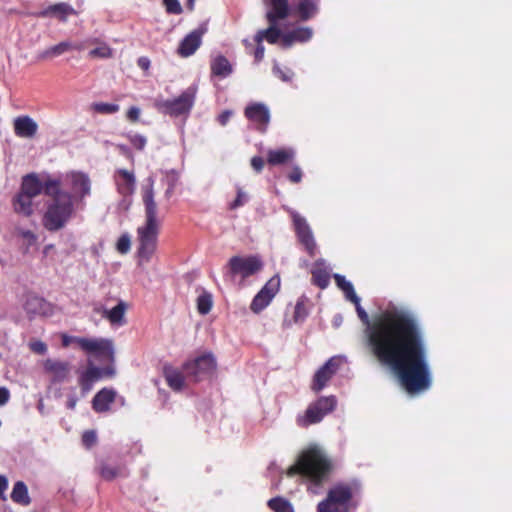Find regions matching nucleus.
<instances>
[{
	"label": "nucleus",
	"mask_w": 512,
	"mask_h": 512,
	"mask_svg": "<svg viewBox=\"0 0 512 512\" xmlns=\"http://www.w3.org/2000/svg\"><path fill=\"white\" fill-rule=\"evenodd\" d=\"M334 279L366 325L367 345L378 361L395 372L408 393L428 390L432 380L427 349L413 314L403 307L389 305L370 322L352 283L340 274H334Z\"/></svg>",
	"instance_id": "obj_1"
},
{
	"label": "nucleus",
	"mask_w": 512,
	"mask_h": 512,
	"mask_svg": "<svg viewBox=\"0 0 512 512\" xmlns=\"http://www.w3.org/2000/svg\"><path fill=\"white\" fill-rule=\"evenodd\" d=\"M142 199L145 206V222L137 229V255L140 265L148 263L155 253L161 225L152 182L144 188Z\"/></svg>",
	"instance_id": "obj_2"
},
{
	"label": "nucleus",
	"mask_w": 512,
	"mask_h": 512,
	"mask_svg": "<svg viewBox=\"0 0 512 512\" xmlns=\"http://www.w3.org/2000/svg\"><path fill=\"white\" fill-rule=\"evenodd\" d=\"M331 470L332 463L325 451L313 445L302 451L297 462L288 469L287 475L300 474L306 477L311 482L309 490L317 494L321 483L328 479Z\"/></svg>",
	"instance_id": "obj_3"
},
{
	"label": "nucleus",
	"mask_w": 512,
	"mask_h": 512,
	"mask_svg": "<svg viewBox=\"0 0 512 512\" xmlns=\"http://www.w3.org/2000/svg\"><path fill=\"white\" fill-rule=\"evenodd\" d=\"M45 194L52 197L43 216V225L49 231H57L65 226L73 214L72 196L61 190V182L57 179L45 181Z\"/></svg>",
	"instance_id": "obj_4"
},
{
	"label": "nucleus",
	"mask_w": 512,
	"mask_h": 512,
	"mask_svg": "<svg viewBox=\"0 0 512 512\" xmlns=\"http://www.w3.org/2000/svg\"><path fill=\"white\" fill-rule=\"evenodd\" d=\"M265 7V18L269 27L259 30L255 35V42H262L264 39L270 44H276L280 41L282 45L283 32L278 24L290 15V5L288 0H263Z\"/></svg>",
	"instance_id": "obj_5"
},
{
	"label": "nucleus",
	"mask_w": 512,
	"mask_h": 512,
	"mask_svg": "<svg viewBox=\"0 0 512 512\" xmlns=\"http://www.w3.org/2000/svg\"><path fill=\"white\" fill-rule=\"evenodd\" d=\"M357 488L349 484H337L332 487L325 500L317 506V512H332V510L348 509L356 494Z\"/></svg>",
	"instance_id": "obj_6"
},
{
	"label": "nucleus",
	"mask_w": 512,
	"mask_h": 512,
	"mask_svg": "<svg viewBox=\"0 0 512 512\" xmlns=\"http://www.w3.org/2000/svg\"><path fill=\"white\" fill-rule=\"evenodd\" d=\"M79 348L100 361H114V344L110 339L85 337L79 341Z\"/></svg>",
	"instance_id": "obj_7"
},
{
	"label": "nucleus",
	"mask_w": 512,
	"mask_h": 512,
	"mask_svg": "<svg viewBox=\"0 0 512 512\" xmlns=\"http://www.w3.org/2000/svg\"><path fill=\"white\" fill-rule=\"evenodd\" d=\"M163 374L168 386L175 392H180L188 386L187 380L192 376V366L190 362L180 366H164Z\"/></svg>",
	"instance_id": "obj_8"
},
{
	"label": "nucleus",
	"mask_w": 512,
	"mask_h": 512,
	"mask_svg": "<svg viewBox=\"0 0 512 512\" xmlns=\"http://www.w3.org/2000/svg\"><path fill=\"white\" fill-rule=\"evenodd\" d=\"M60 182H63L71 189L73 192V195L71 194L72 200L74 198L82 200L90 194L91 182L88 175L85 173L76 171L67 173Z\"/></svg>",
	"instance_id": "obj_9"
},
{
	"label": "nucleus",
	"mask_w": 512,
	"mask_h": 512,
	"mask_svg": "<svg viewBox=\"0 0 512 512\" xmlns=\"http://www.w3.org/2000/svg\"><path fill=\"white\" fill-rule=\"evenodd\" d=\"M290 215L299 241L304 245L310 255H314L316 243L309 224L304 217L294 210H290Z\"/></svg>",
	"instance_id": "obj_10"
},
{
	"label": "nucleus",
	"mask_w": 512,
	"mask_h": 512,
	"mask_svg": "<svg viewBox=\"0 0 512 512\" xmlns=\"http://www.w3.org/2000/svg\"><path fill=\"white\" fill-rule=\"evenodd\" d=\"M280 287V278L273 276L264 287L257 293L251 303V310L259 313L266 308L274 298Z\"/></svg>",
	"instance_id": "obj_11"
},
{
	"label": "nucleus",
	"mask_w": 512,
	"mask_h": 512,
	"mask_svg": "<svg viewBox=\"0 0 512 512\" xmlns=\"http://www.w3.org/2000/svg\"><path fill=\"white\" fill-rule=\"evenodd\" d=\"M217 368L214 355L211 352H202L194 357V382L211 378Z\"/></svg>",
	"instance_id": "obj_12"
},
{
	"label": "nucleus",
	"mask_w": 512,
	"mask_h": 512,
	"mask_svg": "<svg viewBox=\"0 0 512 512\" xmlns=\"http://www.w3.org/2000/svg\"><path fill=\"white\" fill-rule=\"evenodd\" d=\"M262 263L257 257H233L229 261V271L232 275L248 277L259 271Z\"/></svg>",
	"instance_id": "obj_13"
},
{
	"label": "nucleus",
	"mask_w": 512,
	"mask_h": 512,
	"mask_svg": "<svg viewBox=\"0 0 512 512\" xmlns=\"http://www.w3.org/2000/svg\"><path fill=\"white\" fill-rule=\"evenodd\" d=\"M342 364L340 357L330 358L316 373L314 376L312 389L315 392L322 390L331 377L336 373L339 366Z\"/></svg>",
	"instance_id": "obj_14"
},
{
	"label": "nucleus",
	"mask_w": 512,
	"mask_h": 512,
	"mask_svg": "<svg viewBox=\"0 0 512 512\" xmlns=\"http://www.w3.org/2000/svg\"><path fill=\"white\" fill-rule=\"evenodd\" d=\"M191 106V96L189 93H183L174 100H162L157 102V107L170 115L181 116L187 114Z\"/></svg>",
	"instance_id": "obj_15"
},
{
	"label": "nucleus",
	"mask_w": 512,
	"mask_h": 512,
	"mask_svg": "<svg viewBox=\"0 0 512 512\" xmlns=\"http://www.w3.org/2000/svg\"><path fill=\"white\" fill-rule=\"evenodd\" d=\"M247 119L257 125V128L264 132L270 122V111L264 103H251L244 112Z\"/></svg>",
	"instance_id": "obj_16"
},
{
	"label": "nucleus",
	"mask_w": 512,
	"mask_h": 512,
	"mask_svg": "<svg viewBox=\"0 0 512 512\" xmlns=\"http://www.w3.org/2000/svg\"><path fill=\"white\" fill-rule=\"evenodd\" d=\"M46 373H48L54 383L64 382L69 378L71 367L68 362L47 359L43 363Z\"/></svg>",
	"instance_id": "obj_17"
},
{
	"label": "nucleus",
	"mask_w": 512,
	"mask_h": 512,
	"mask_svg": "<svg viewBox=\"0 0 512 512\" xmlns=\"http://www.w3.org/2000/svg\"><path fill=\"white\" fill-rule=\"evenodd\" d=\"M313 36V30L310 27H296L287 31L282 36V47L290 48L294 43H304Z\"/></svg>",
	"instance_id": "obj_18"
},
{
	"label": "nucleus",
	"mask_w": 512,
	"mask_h": 512,
	"mask_svg": "<svg viewBox=\"0 0 512 512\" xmlns=\"http://www.w3.org/2000/svg\"><path fill=\"white\" fill-rule=\"evenodd\" d=\"M14 132L21 138H33L38 130V124L29 116H19L13 122Z\"/></svg>",
	"instance_id": "obj_19"
},
{
	"label": "nucleus",
	"mask_w": 512,
	"mask_h": 512,
	"mask_svg": "<svg viewBox=\"0 0 512 512\" xmlns=\"http://www.w3.org/2000/svg\"><path fill=\"white\" fill-rule=\"evenodd\" d=\"M23 307L26 313L31 317L47 315L51 311L50 304L36 295H27Z\"/></svg>",
	"instance_id": "obj_20"
},
{
	"label": "nucleus",
	"mask_w": 512,
	"mask_h": 512,
	"mask_svg": "<svg viewBox=\"0 0 512 512\" xmlns=\"http://www.w3.org/2000/svg\"><path fill=\"white\" fill-rule=\"evenodd\" d=\"M128 309L126 302L119 300L117 305L111 309H102V316L109 321L112 326H123L126 324L125 314Z\"/></svg>",
	"instance_id": "obj_21"
},
{
	"label": "nucleus",
	"mask_w": 512,
	"mask_h": 512,
	"mask_svg": "<svg viewBox=\"0 0 512 512\" xmlns=\"http://www.w3.org/2000/svg\"><path fill=\"white\" fill-rule=\"evenodd\" d=\"M115 182L119 193L124 196L131 195L135 190V176L132 172L125 169L116 171Z\"/></svg>",
	"instance_id": "obj_22"
},
{
	"label": "nucleus",
	"mask_w": 512,
	"mask_h": 512,
	"mask_svg": "<svg viewBox=\"0 0 512 512\" xmlns=\"http://www.w3.org/2000/svg\"><path fill=\"white\" fill-rule=\"evenodd\" d=\"M81 46L71 41H62L54 46H51L38 54L40 60H51L55 57L61 56L72 50H80Z\"/></svg>",
	"instance_id": "obj_23"
},
{
	"label": "nucleus",
	"mask_w": 512,
	"mask_h": 512,
	"mask_svg": "<svg viewBox=\"0 0 512 512\" xmlns=\"http://www.w3.org/2000/svg\"><path fill=\"white\" fill-rule=\"evenodd\" d=\"M296 152L291 147L270 149L267 152V162L270 165H284L290 163L295 158Z\"/></svg>",
	"instance_id": "obj_24"
},
{
	"label": "nucleus",
	"mask_w": 512,
	"mask_h": 512,
	"mask_svg": "<svg viewBox=\"0 0 512 512\" xmlns=\"http://www.w3.org/2000/svg\"><path fill=\"white\" fill-rule=\"evenodd\" d=\"M115 397V390L103 388L94 396L92 407L98 413L106 412L110 409V405L114 402Z\"/></svg>",
	"instance_id": "obj_25"
},
{
	"label": "nucleus",
	"mask_w": 512,
	"mask_h": 512,
	"mask_svg": "<svg viewBox=\"0 0 512 512\" xmlns=\"http://www.w3.org/2000/svg\"><path fill=\"white\" fill-rule=\"evenodd\" d=\"M43 190L45 191V182L42 183L39 177L32 173L23 177L19 192L34 198L40 195Z\"/></svg>",
	"instance_id": "obj_26"
},
{
	"label": "nucleus",
	"mask_w": 512,
	"mask_h": 512,
	"mask_svg": "<svg viewBox=\"0 0 512 512\" xmlns=\"http://www.w3.org/2000/svg\"><path fill=\"white\" fill-rule=\"evenodd\" d=\"M290 10V14L294 13L300 20L307 21L317 14L318 6L313 0H300Z\"/></svg>",
	"instance_id": "obj_27"
},
{
	"label": "nucleus",
	"mask_w": 512,
	"mask_h": 512,
	"mask_svg": "<svg viewBox=\"0 0 512 512\" xmlns=\"http://www.w3.org/2000/svg\"><path fill=\"white\" fill-rule=\"evenodd\" d=\"M13 209L16 213L30 216L34 212L33 197L19 192L12 201Z\"/></svg>",
	"instance_id": "obj_28"
},
{
	"label": "nucleus",
	"mask_w": 512,
	"mask_h": 512,
	"mask_svg": "<svg viewBox=\"0 0 512 512\" xmlns=\"http://www.w3.org/2000/svg\"><path fill=\"white\" fill-rule=\"evenodd\" d=\"M74 14H76L75 9L67 3L51 5L41 12V16L43 17L54 16L61 21H66L69 15Z\"/></svg>",
	"instance_id": "obj_29"
},
{
	"label": "nucleus",
	"mask_w": 512,
	"mask_h": 512,
	"mask_svg": "<svg viewBox=\"0 0 512 512\" xmlns=\"http://www.w3.org/2000/svg\"><path fill=\"white\" fill-rule=\"evenodd\" d=\"M211 71L214 76L226 78L233 72L231 63L222 55H218L211 61Z\"/></svg>",
	"instance_id": "obj_30"
},
{
	"label": "nucleus",
	"mask_w": 512,
	"mask_h": 512,
	"mask_svg": "<svg viewBox=\"0 0 512 512\" xmlns=\"http://www.w3.org/2000/svg\"><path fill=\"white\" fill-rule=\"evenodd\" d=\"M337 400L334 396L321 397L314 403L309 405V415L312 416L314 410H319L322 413V418L336 407Z\"/></svg>",
	"instance_id": "obj_31"
},
{
	"label": "nucleus",
	"mask_w": 512,
	"mask_h": 512,
	"mask_svg": "<svg viewBox=\"0 0 512 512\" xmlns=\"http://www.w3.org/2000/svg\"><path fill=\"white\" fill-rule=\"evenodd\" d=\"M81 375L95 382L102 377H113L115 375V368L112 366L99 368L89 362L88 368Z\"/></svg>",
	"instance_id": "obj_32"
},
{
	"label": "nucleus",
	"mask_w": 512,
	"mask_h": 512,
	"mask_svg": "<svg viewBox=\"0 0 512 512\" xmlns=\"http://www.w3.org/2000/svg\"><path fill=\"white\" fill-rule=\"evenodd\" d=\"M11 499L13 502L21 505L30 504L31 500L28 493V488L23 481H17L11 492Z\"/></svg>",
	"instance_id": "obj_33"
},
{
	"label": "nucleus",
	"mask_w": 512,
	"mask_h": 512,
	"mask_svg": "<svg viewBox=\"0 0 512 512\" xmlns=\"http://www.w3.org/2000/svg\"><path fill=\"white\" fill-rule=\"evenodd\" d=\"M308 299L305 296L300 297L294 307V323H303L307 318L309 311L307 309Z\"/></svg>",
	"instance_id": "obj_34"
},
{
	"label": "nucleus",
	"mask_w": 512,
	"mask_h": 512,
	"mask_svg": "<svg viewBox=\"0 0 512 512\" xmlns=\"http://www.w3.org/2000/svg\"><path fill=\"white\" fill-rule=\"evenodd\" d=\"M268 507L274 512H293L289 501L283 497H275L268 501Z\"/></svg>",
	"instance_id": "obj_35"
},
{
	"label": "nucleus",
	"mask_w": 512,
	"mask_h": 512,
	"mask_svg": "<svg viewBox=\"0 0 512 512\" xmlns=\"http://www.w3.org/2000/svg\"><path fill=\"white\" fill-rule=\"evenodd\" d=\"M322 419V413L319 410H314L312 416H310L308 407L303 415H299L297 417V423L299 426L307 427L311 424L320 422Z\"/></svg>",
	"instance_id": "obj_36"
},
{
	"label": "nucleus",
	"mask_w": 512,
	"mask_h": 512,
	"mask_svg": "<svg viewBox=\"0 0 512 512\" xmlns=\"http://www.w3.org/2000/svg\"><path fill=\"white\" fill-rule=\"evenodd\" d=\"M213 305L212 295L203 291L197 298V310L199 313L207 314Z\"/></svg>",
	"instance_id": "obj_37"
},
{
	"label": "nucleus",
	"mask_w": 512,
	"mask_h": 512,
	"mask_svg": "<svg viewBox=\"0 0 512 512\" xmlns=\"http://www.w3.org/2000/svg\"><path fill=\"white\" fill-rule=\"evenodd\" d=\"M88 55L91 58L107 59L112 57L113 51L107 44L101 43L96 48L90 50Z\"/></svg>",
	"instance_id": "obj_38"
},
{
	"label": "nucleus",
	"mask_w": 512,
	"mask_h": 512,
	"mask_svg": "<svg viewBox=\"0 0 512 512\" xmlns=\"http://www.w3.org/2000/svg\"><path fill=\"white\" fill-rule=\"evenodd\" d=\"M312 277L313 281L316 285H318L320 288H325L329 284V273L325 270L315 268L312 270Z\"/></svg>",
	"instance_id": "obj_39"
},
{
	"label": "nucleus",
	"mask_w": 512,
	"mask_h": 512,
	"mask_svg": "<svg viewBox=\"0 0 512 512\" xmlns=\"http://www.w3.org/2000/svg\"><path fill=\"white\" fill-rule=\"evenodd\" d=\"M177 54L183 58L192 55V32L188 33L181 41L177 49Z\"/></svg>",
	"instance_id": "obj_40"
},
{
	"label": "nucleus",
	"mask_w": 512,
	"mask_h": 512,
	"mask_svg": "<svg viewBox=\"0 0 512 512\" xmlns=\"http://www.w3.org/2000/svg\"><path fill=\"white\" fill-rule=\"evenodd\" d=\"M94 111L101 114H113L119 111L120 107L118 104L99 102L92 105Z\"/></svg>",
	"instance_id": "obj_41"
},
{
	"label": "nucleus",
	"mask_w": 512,
	"mask_h": 512,
	"mask_svg": "<svg viewBox=\"0 0 512 512\" xmlns=\"http://www.w3.org/2000/svg\"><path fill=\"white\" fill-rule=\"evenodd\" d=\"M272 71L275 76H277L284 82H290L294 76V73L291 69H289V68L282 69L276 62L273 65Z\"/></svg>",
	"instance_id": "obj_42"
},
{
	"label": "nucleus",
	"mask_w": 512,
	"mask_h": 512,
	"mask_svg": "<svg viewBox=\"0 0 512 512\" xmlns=\"http://www.w3.org/2000/svg\"><path fill=\"white\" fill-rule=\"evenodd\" d=\"M249 201V195L242 188L237 187V196L234 201L229 204L230 209L234 210L244 206Z\"/></svg>",
	"instance_id": "obj_43"
},
{
	"label": "nucleus",
	"mask_w": 512,
	"mask_h": 512,
	"mask_svg": "<svg viewBox=\"0 0 512 512\" xmlns=\"http://www.w3.org/2000/svg\"><path fill=\"white\" fill-rule=\"evenodd\" d=\"M130 143L138 150H143L146 146L147 139L141 134H131L128 136Z\"/></svg>",
	"instance_id": "obj_44"
},
{
	"label": "nucleus",
	"mask_w": 512,
	"mask_h": 512,
	"mask_svg": "<svg viewBox=\"0 0 512 512\" xmlns=\"http://www.w3.org/2000/svg\"><path fill=\"white\" fill-rule=\"evenodd\" d=\"M165 9L170 14H180L182 7L178 0H163Z\"/></svg>",
	"instance_id": "obj_45"
},
{
	"label": "nucleus",
	"mask_w": 512,
	"mask_h": 512,
	"mask_svg": "<svg viewBox=\"0 0 512 512\" xmlns=\"http://www.w3.org/2000/svg\"><path fill=\"white\" fill-rule=\"evenodd\" d=\"M130 247H131L130 237L128 235H122L117 241V250L120 253L125 254L130 250Z\"/></svg>",
	"instance_id": "obj_46"
},
{
	"label": "nucleus",
	"mask_w": 512,
	"mask_h": 512,
	"mask_svg": "<svg viewBox=\"0 0 512 512\" xmlns=\"http://www.w3.org/2000/svg\"><path fill=\"white\" fill-rule=\"evenodd\" d=\"M101 476L106 480H112L118 475V470L109 466H102L100 469Z\"/></svg>",
	"instance_id": "obj_47"
},
{
	"label": "nucleus",
	"mask_w": 512,
	"mask_h": 512,
	"mask_svg": "<svg viewBox=\"0 0 512 512\" xmlns=\"http://www.w3.org/2000/svg\"><path fill=\"white\" fill-rule=\"evenodd\" d=\"M96 439H97V436L94 431H86L82 436V441H83L84 445H86L87 447H90L93 444H95Z\"/></svg>",
	"instance_id": "obj_48"
},
{
	"label": "nucleus",
	"mask_w": 512,
	"mask_h": 512,
	"mask_svg": "<svg viewBox=\"0 0 512 512\" xmlns=\"http://www.w3.org/2000/svg\"><path fill=\"white\" fill-rule=\"evenodd\" d=\"M288 178L293 183H299L302 179V171L299 166L295 165L292 168V171L288 175Z\"/></svg>",
	"instance_id": "obj_49"
},
{
	"label": "nucleus",
	"mask_w": 512,
	"mask_h": 512,
	"mask_svg": "<svg viewBox=\"0 0 512 512\" xmlns=\"http://www.w3.org/2000/svg\"><path fill=\"white\" fill-rule=\"evenodd\" d=\"M30 348L37 354H45L47 351V346L42 341H35L30 344Z\"/></svg>",
	"instance_id": "obj_50"
},
{
	"label": "nucleus",
	"mask_w": 512,
	"mask_h": 512,
	"mask_svg": "<svg viewBox=\"0 0 512 512\" xmlns=\"http://www.w3.org/2000/svg\"><path fill=\"white\" fill-rule=\"evenodd\" d=\"M85 337H76V336H67L63 335L62 344L64 347H67L71 344H76L79 347V341L84 340Z\"/></svg>",
	"instance_id": "obj_51"
},
{
	"label": "nucleus",
	"mask_w": 512,
	"mask_h": 512,
	"mask_svg": "<svg viewBox=\"0 0 512 512\" xmlns=\"http://www.w3.org/2000/svg\"><path fill=\"white\" fill-rule=\"evenodd\" d=\"M93 383L94 381L87 379L83 375H81L79 378V384L84 394L92 389Z\"/></svg>",
	"instance_id": "obj_52"
},
{
	"label": "nucleus",
	"mask_w": 512,
	"mask_h": 512,
	"mask_svg": "<svg viewBox=\"0 0 512 512\" xmlns=\"http://www.w3.org/2000/svg\"><path fill=\"white\" fill-rule=\"evenodd\" d=\"M140 113V109L138 107L133 106L127 111V119L132 122H136L139 120Z\"/></svg>",
	"instance_id": "obj_53"
},
{
	"label": "nucleus",
	"mask_w": 512,
	"mask_h": 512,
	"mask_svg": "<svg viewBox=\"0 0 512 512\" xmlns=\"http://www.w3.org/2000/svg\"><path fill=\"white\" fill-rule=\"evenodd\" d=\"M177 180V177L175 174H171L167 177V181H168V188L165 192V196L167 198H169L173 192V189H174V186H175V182Z\"/></svg>",
	"instance_id": "obj_54"
},
{
	"label": "nucleus",
	"mask_w": 512,
	"mask_h": 512,
	"mask_svg": "<svg viewBox=\"0 0 512 512\" xmlns=\"http://www.w3.org/2000/svg\"><path fill=\"white\" fill-rule=\"evenodd\" d=\"M10 399V392L6 387H0V406H4Z\"/></svg>",
	"instance_id": "obj_55"
},
{
	"label": "nucleus",
	"mask_w": 512,
	"mask_h": 512,
	"mask_svg": "<svg viewBox=\"0 0 512 512\" xmlns=\"http://www.w3.org/2000/svg\"><path fill=\"white\" fill-rule=\"evenodd\" d=\"M251 166L257 172H260L264 166V161L261 157H253L251 159Z\"/></svg>",
	"instance_id": "obj_56"
},
{
	"label": "nucleus",
	"mask_w": 512,
	"mask_h": 512,
	"mask_svg": "<svg viewBox=\"0 0 512 512\" xmlns=\"http://www.w3.org/2000/svg\"><path fill=\"white\" fill-rule=\"evenodd\" d=\"M257 43V47H256V50H255V53H254V57H255V60L257 62L261 61L264 57V51H265V48L264 46L262 45V42H256Z\"/></svg>",
	"instance_id": "obj_57"
},
{
	"label": "nucleus",
	"mask_w": 512,
	"mask_h": 512,
	"mask_svg": "<svg viewBox=\"0 0 512 512\" xmlns=\"http://www.w3.org/2000/svg\"><path fill=\"white\" fill-rule=\"evenodd\" d=\"M232 111L230 110H226L224 112H222L219 116H218V121L221 125H226L227 122L229 121V119L231 118L232 116Z\"/></svg>",
	"instance_id": "obj_58"
},
{
	"label": "nucleus",
	"mask_w": 512,
	"mask_h": 512,
	"mask_svg": "<svg viewBox=\"0 0 512 512\" xmlns=\"http://www.w3.org/2000/svg\"><path fill=\"white\" fill-rule=\"evenodd\" d=\"M8 487V479L4 475H0V497L3 496L4 492L7 490Z\"/></svg>",
	"instance_id": "obj_59"
},
{
	"label": "nucleus",
	"mask_w": 512,
	"mask_h": 512,
	"mask_svg": "<svg viewBox=\"0 0 512 512\" xmlns=\"http://www.w3.org/2000/svg\"><path fill=\"white\" fill-rule=\"evenodd\" d=\"M77 401H78V399H77V397L74 394L69 395L67 403H66L67 408L70 409V410L75 409Z\"/></svg>",
	"instance_id": "obj_60"
},
{
	"label": "nucleus",
	"mask_w": 512,
	"mask_h": 512,
	"mask_svg": "<svg viewBox=\"0 0 512 512\" xmlns=\"http://www.w3.org/2000/svg\"><path fill=\"white\" fill-rule=\"evenodd\" d=\"M138 65L144 69L147 70L150 66V60L146 57H141L138 59Z\"/></svg>",
	"instance_id": "obj_61"
},
{
	"label": "nucleus",
	"mask_w": 512,
	"mask_h": 512,
	"mask_svg": "<svg viewBox=\"0 0 512 512\" xmlns=\"http://www.w3.org/2000/svg\"><path fill=\"white\" fill-rule=\"evenodd\" d=\"M20 234L22 235V237L30 241L35 240L36 238L34 233L30 230H22L20 231Z\"/></svg>",
	"instance_id": "obj_62"
},
{
	"label": "nucleus",
	"mask_w": 512,
	"mask_h": 512,
	"mask_svg": "<svg viewBox=\"0 0 512 512\" xmlns=\"http://www.w3.org/2000/svg\"><path fill=\"white\" fill-rule=\"evenodd\" d=\"M207 29V22H204L200 24L199 27L196 30H194V32H198V35L202 37V35H204L207 32Z\"/></svg>",
	"instance_id": "obj_63"
},
{
	"label": "nucleus",
	"mask_w": 512,
	"mask_h": 512,
	"mask_svg": "<svg viewBox=\"0 0 512 512\" xmlns=\"http://www.w3.org/2000/svg\"><path fill=\"white\" fill-rule=\"evenodd\" d=\"M201 45V37L198 35V32H194V52L200 47Z\"/></svg>",
	"instance_id": "obj_64"
}]
</instances>
